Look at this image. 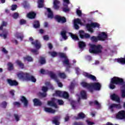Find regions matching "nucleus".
<instances>
[{"mask_svg":"<svg viewBox=\"0 0 125 125\" xmlns=\"http://www.w3.org/2000/svg\"><path fill=\"white\" fill-rule=\"evenodd\" d=\"M60 56L62 58H63V64L66 66H70V63H69V60L67 58L66 54L63 53H60Z\"/></svg>","mask_w":125,"mask_h":125,"instance_id":"nucleus-10","label":"nucleus"},{"mask_svg":"<svg viewBox=\"0 0 125 125\" xmlns=\"http://www.w3.org/2000/svg\"><path fill=\"white\" fill-rule=\"evenodd\" d=\"M121 93H122V97L123 98H125V84L123 86L122 90H121Z\"/></svg>","mask_w":125,"mask_h":125,"instance_id":"nucleus-39","label":"nucleus"},{"mask_svg":"<svg viewBox=\"0 0 125 125\" xmlns=\"http://www.w3.org/2000/svg\"><path fill=\"white\" fill-rule=\"evenodd\" d=\"M116 119L118 120H123L125 119V111H120L116 114Z\"/></svg>","mask_w":125,"mask_h":125,"instance_id":"nucleus-12","label":"nucleus"},{"mask_svg":"<svg viewBox=\"0 0 125 125\" xmlns=\"http://www.w3.org/2000/svg\"><path fill=\"white\" fill-rule=\"evenodd\" d=\"M49 53L52 57H55L56 56H57V53H56V52H49Z\"/></svg>","mask_w":125,"mask_h":125,"instance_id":"nucleus-45","label":"nucleus"},{"mask_svg":"<svg viewBox=\"0 0 125 125\" xmlns=\"http://www.w3.org/2000/svg\"><path fill=\"white\" fill-rule=\"evenodd\" d=\"M85 117V115L83 114V113H80L78 114V117L77 119L78 120V119H83Z\"/></svg>","mask_w":125,"mask_h":125,"instance_id":"nucleus-40","label":"nucleus"},{"mask_svg":"<svg viewBox=\"0 0 125 125\" xmlns=\"http://www.w3.org/2000/svg\"><path fill=\"white\" fill-rule=\"evenodd\" d=\"M91 41L92 42H98L99 41V39H98V36L97 37L95 36H93L90 39Z\"/></svg>","mask_w":125,"mask_h":125,"instance_id":"nucleus-41","label":"nucleus"},{"mask_svg":"<svg viewBox=\"0 0 125 125\" xmlns=\"http://www.w3.org/2000/svg\"><path fill=\"white\" fill-rule=\"evenodd\" d=\"M39 62L42 65L45 64V59H44V58L41 57Z\"/></svg>","mask_w":125,"mask_h":125,"instance_id":"nucleus-42","label":"nucleus"},{"mask_svg":"<svg viewBox=\"0 0 125 125\" xmlns=\"http://www.w3.org/2000/svg\"><path fill=\"white\" fill-rule=\"evenodd\" d=\"M18 16H19V14H18V13H15L13 15V17L14 18V19H17V18H18Z\"/></svg>","mask_w":125,"mask_h":125,"instance_id":"nucleus-49","label":"nucleus"},{"mask_svg":"<svg viewBox=\"0 0 125 125\" xmlns=\"http://www.w3.org/2000/svg\"><path fill=\"white\" fill-rule=\"evenodd\" d=\"M71 104L72 106V108H73V109H75V106H76V102H75V101H72L71 102Z\"/></svg>","mask_w":125,"mask_h":125,"instance_id":"nucleus-51","label":"nucleus"},{"mask_svg":"<svg viewBox=\"0 0 125 125\" xmlns=\"http://www.w3.org/2000/svg\"><path fill=\"white\" fill-rule=\"evenodd\" d=\"M98 39L99 41H105L107 39V34L105 32H101L99 34Z\"/></svg>","mask_w":125,"mask_h":125,"instance_id":"nucleus-14","label":"nucleus"},{"mask_svg":"<svg viewBox=\"0 0 125 125\" xmlns=\"http://www.w3.org/2000/svg\"><path fill=\"white\" fill-rule=\"evenodd\" d=\"M83 76H84L86 78H88V79H90V80H92L93 81H96V77L91 74H89L86 72H83Z\"/></svg>","mask_w":125,"mask_h":125,"instance_id":"nucleus-19","label":"nucleus"},{"mask_svg":"<svg viewBox=\"0 0 125 125\" xmlns=\"http://www.w3.org/2000/svg\"><path fill=\"white\" fill-rule=\"evenodd\" d=\"M60 120V117H56L54 118V120H53V124H55L56 125H59L60 124L59 123V120Z\"/></svg>","mask_w":125,"mask_h":125,"instance_id":"nucleus-30","label":"nucleus"},{"mask_svg":"<svg viewBox=\"0 0 125 125\" xmlns=\"http://www.w3.org/2000/svg\"><path fill=\"white\" fill-rule=\"evenodd\" d=\"M55 96H60L61 97H63V98H68L69 97V94L67 92H61L60 91H56L55 94Z\"/></svg>","mask_w":125,"mask_h":125,"instance_id":"nucleus-9","label":"nucleus"},{"mask_svg":"<svg viewBox=\"0 0 125 125\" xmlns=\"http://www.w3.org/2000/svg\"><path fill=\"white\" fill-rule=\"evenodd\" d=\"M16 37L18 38V39H20L21 41H22V40H23V38H24V35H23L22 33H17L16 34Z\"/></svg>","mask_w":125,"mask_h":125,"instance_id":"nucleus-35","label":"nucleus"},{"mask_svg":"<svg viewBox=\"0 0 125 125\" xmlns=\"http://www.w3.org/2000/svg\"><path fill=\"white\" fill-rule=\"evenodd\" d=\"M74 125H82V123H75Z\"/></svg>","mask_w":125,"mask_h":125,"instance_id":"nucleus-64","label":"nucleus"},{"mask_svg":"<svg viewBox=\"0 0 125 125\" xmlns=\"http://www.w3.org/2000/svg\"><path fill=\"white\" fill-rule=\"evenodd\" d=\"M32 44L34 45L36 50L31 49V52H33L34 54H39L38 49H40L41 48V43H40L38 41H36L34 42H32Z\"/></svg>","mask_w":125,"mask_h":125,"instance_id":"nucleus-8","label":"nucleus"},{"mask_svg":"<svg viewBox=\"0 0 125 125\" xmlns=\"http://www.w3.org/2000/svg\"><path fill=\"white\" fill-rule=\"evenodd\" d=\"M33 103L34 106H41V105H42V102L38 99H34L33 100Z\"/></svg>","mask_w":125,"mask_h":125,"instance_id":"nucleus-26","label":"nucleus"},{"mask_svg":"<svg viewBox=\"0 0 125 125\" xmlns=\"http://www.w3.org/2000/svg\"><path fill=\"white\" fill-rule=\"evenodd\" d=\"M40 73H41V74H45V71L44 70V69H41Z\"/></svg>","mask_w":125,"mask_h":125,"instance_id":"nucleus-59","label":"nucleus"},{"mask_svg":"<svg viewBox=\"0 0 125 125\" xmlns=\"http://www.w3.org/2000/svg\"><path fill=\"white\" fill-rule=\"evenodd\" d=\"M58 103L59 105H63L64 104V102L61 100H56L55 99H52L51 101L48 102V105L49 106H51L52 107H54L56 109H57L58 107L56 105V103Z\"/></svg>","mask_w":125,"mask_h":125,"instance_id":"nucleus-4","label":"nucleus"},{"mask_svg":"<svg viewBox=\"0 0 125 125\" xmlns=\"http://www.w3.org/2000/svg\"><path fill=\"white\" fill-rule=\"evenodd\" d=\"M7 25V23L6 22L3 21L2 22V24L0 26V30H2L3 29V27H5Z\"/></svg>","mask_w":125,"mask_h":125,"instance_id":"nucleus-44","label":"nucleus"},{"mask_svg":"<svg viewBox=\"0 0 125 125\" xmlns=\"http://www.w3.org/2000/svg\"><path fill=\"white\" fill-rule=\"evenodd\" d=\"M81 85L83 87H88V88H94L96 90H100L101 88V84L98 83H94L87 84L85 82H82Z\"/></svg>","mask_w":125,"mask_h":125,"instance_id":"nucleus-3","label":"nucleus"},{"mask_svg":"<svg viewBox=\"0 0 125 125\" xmlns=\"http://www.w3.org/2000/svg\"><path fill=\"white\" fill-rule=\"evenodd\" d=\"M23 61L24 62L27 61L28 62H32L33 61V58L29 56H26L23 58Z\"/></svg>","mask_w":125,"mask_h":125,"instance_id":"nucleus-28","label":"nucleus"},{"mask_svg":"<svg viewBox=\"0 0 125 125\" xmlns=\"http://www.w3.org/2000/svg\"><path fill=\"white\" fill-rule=\"evenodd\" d=\"M123 83H124V80L122 79L114 77L111 80L109 88L114 89L116 87L115 84H122Z\"/></svg>","mask_w":125,"mask_h":125,"instance_id":"nucleus-2","label":"nucleus"},{"mask_svg":"<svg viewBox=\"0 0 125 125\" xmlns=\"http://www.w3.org/2000/svg\"><path fill=\"white\" fill-rule=\"evenodd\" d=\"M21 100V102L23 103V105L25 107H27V106H28V100H27L25 97H22Z\"/></svg>","mask_w":125,"mask_h":125,"instance_id":"nucleus-29","label":"nucleus"},{"mask_svg":"<svg viewBox=\"0 0 125 125\" xmlns=\"http://www.w3.org/2000/svg\"><path fill=\"white\" fill-rule=\"evenodd\" d=\"M45 84L46 86H43L42 87V90L43 91V92H46L48 89V87H50L51 86V84H50V83L49 82H46Z\"/></svg>","mask_w":125,"mask_h":125,"instance_id":"nucleus-20","label":"nucleus"},{"mask_svg":"<svg viewBox=\"0 0 125 125\" xmlns=\"http://www.w3.org/2000/svg\"><path fill=\"white\" fill-rule=\"evenodd\" d=\"M89 51L90 53H95V54H98V53H101L102 52L103 47L101 45H96L90 43Z\"/></svg>","mask_w":125,"mask_h":125,"instance_id":"nucleus-1","label":"nucleus"},{"mask_svg":"<svg viewBox=\"0 0 125 125\" xmlns=\"http://www.w3.org/2000/svg\"><path fill=\"white\" fill-rule=\"evenodd\" d=\"M14 105L19 106V105H20V103H19V102H15L14 103Z\"/></svg>","mask_w":125,"mask_h":125,"instance_id":"nucleus-61","label":"nucleus"},{"mask_svg":"<svg viewBox=\"0 0 125 125\" xmlns=\"http://www.w3.org/2000/svg\"><path fill=\"white\" fill-rule=\"evenodd\" d=\"M43 39L44 41H48L49 38L48 37V36L45 35L43 36Z\"/></svg>","mask_w":125,"mask_h":125,"instance_id":"nucleus-55","label":"nucleus"},{"mask_svg":"<svg viewBox=\"0 0 125 125\" xmlns=\"http://www.w3.org/2000/svg\"><path fill=\"white\" fill-rule=\"evenodd\" d=\"M76 13H77V15H78V16H82V11L80 9H77L76 10Z\"/></svg>","mask_w":125,"mask_h":125,"instance_id":"nucleus-50","label":"nucleus"},{"mask_svg":"<svg viewBox=\"0 0 125 125\" xmlns=\"http://www.w3.org/2000/svg\"><path fill=\"white\" fill-rule=\"evenodd\" d=\"M8 69L10 71L13 69V64H12V63H11V62H9L8 63Z\"/></svg>","mask_w":125,"mask_h":125,"instance_id":"nucleus-43","label":"nucleus"},{"mask_svg":"<svg viewBox=\"0 0 125 125\" xmlns=\"http://www.w3.org/2000/svg\"><path fill=\"white\" fill-rule=\"evenodd\" d=\"M2 51L4 53H7V50H6V49H5L4 48L2 49Z\"/></svg>","mask_w":125,"mask_h":125,"instance_id":"nucleus-60","label":"nucleus"},{"mask_svg":"<svg viewBox=\"0 0 125 125\" xmlns=\"http://www.w3.org/2000/svg\"><path fill=\"white\" fill-rule=\"evenodd\" d=\"M79 35L81 39H89L90 35L87 33H85L83 31L81 30L79 31Z\"/></svg>","mask_w":125,"mask_h":125,"instance_id":"nucleus-13","label":"nucleus"},{"mask_svg":"<svg viewBox=\"0 0 125 125\" xmlns=\"http://www.w3.org/2000/svg\"><path fill=\"white\" fill-rule=\"evenodd\" d=\"M17 8V5H12L11 6V10H16Z\"/></svg>","mask_w":125,"mask_h":125,"instance_id":"nucleus-52","label":"nucleus"},{"mask_svg":"<svg viewBox=\"0 0 125 125\" xmlns=\"http://www.w3.org/2000/svg\"><path fill=\"white\" fill-rule=\"evenodd\" d=\"M67 34H69V36H70L71 38L73 39L74 41H78L79 40V37H78L76 35H74L72 33H68L66 31H62L61 32V35L62 37L64 39V40H67L68 39V37L66 36Z\"/></svg>","mask_w":125,"mask_h":125,"instance_id":"nucleus-5","label":"nucleus"},{"mask_svg":"<svg viewBox=\"0 0 125 125\" xmlns=\"http://www.w3.org/2000/svg\"><path fill=\"white\" fill-rule=\"evenodd\" d=\"M16 63L21 69H23V68H24V64H23V63H22V62H21V61H17L16 62Z\"/></svg>","mask_w":125,"mask_h":125,"instance_id":"nucleus-37","label":"nucleus"},{"mask_svg":"<svg viewBox=\"0 0 125 125\" xmlns=\"http://www.w3.org/2000/svg\"><path fill=\"white\" fill-rule=\"evenodd\" d=\"M49 74H50V76L51 78L52 79H54L55 80L56 82H57V83H58V86L60 87H62V86H63V85L62 84V83L59 82V81H58V80H57L56 79V76L55 75V74L54 73H53V72H50Z\"/></svg>","mask_w":125,"mask_h":125,"instance_id":"nucleus-15","label":"nucleus"},{"mask_svg":"<svg viewBox=\"0 0 125 125\" xmlns=\"http://www.w3.org/2000/svg\"><path fill=\"white\" fill-rule=\"evenodd\" d=\"M44 110L45 112H46L47 113H51V114H53L57 111V110L52 109L51 108H48L47 107H44Z\"/></svg>","mask_w":125,"mask_h":125,"instance_id":"nucleus-24","label":"nucleus"},{"mask_svg":"<svg viewBox=\"0 0 125 125\" xmlns=\"http://www.w3.org/2000/svg\"><path fill=\"white\" fill-rule=\"evenodd\" d=\"M74 27L76 30H78L79 28L78 24H80V25H83V22H82V21L79 19H76L74 20Z\"/></svg>","mask_w":125,"mask_h":125,"instance_id":"nucleus-16","label":"nucleus"},{"mask_svg":"<svg viewBox=\"0 0 125 125\" xmlns=\"http://www.w3.org/2000/svg\"><path fill=\"white\" fill-rule=\"evenodd\" d=\"M7 81L10 85H18V82H16V81L11 80V79H7Z\"/></svg>","mask_w":125,"mask_h":125,"instance_id":"nucleus-23","label":"nucleus"},{"mask_svg":"<svg viewBox=\"0 0 125 125\" xmlns=\"http://www.w3.org/2000/svg\"><path fill=\"white\" fill-rule=\"evenodd\" d=\"M100 25L97 22H92L86 25L87 30L90 33H93V28H98Z\"/></svg>","mask_w":125,"mask_h":125,"instance_id":"nucleus-6","label":"nucleus"},{"mask_svg":"<svg viewBox=\"0 0 125 125\" xmlns=\"http://www.w3.org/2000/svg\"><path fill=\"white\" fill-rule=\"evenodd\" d=\"M27 17L29 19H34L36 17V13L33 12H30L27 14Z\"/></svg>","mask_w":125,"mask_h":125,"instance_id":"nucleus-27","label":"nucleus"},{"mask_svg":"<svg viewBox=\"0 0 125 125\" xmlns=\"http://www.w3.org/2000/svg\"><path fill=\"white\" fill-rule=\"evenodd\" d=\"M79 46L80 48H81V49H83V47H85V43L83 41H80L79 42Z\"/></svg>","mask_w":125,"mask_h":125,"instance_id":"nucleus-36","label":"nucleus"},{"mask_svg":"<svg viewBox=\"0 0 125 125\" xmlns=\"http://www.w3.org/2000/svg\"><path fill=\"white\" fill-rule=\"evenodd\" d=\"M81 98L83 99H86L87 98V95H86V92L85 91H82L80 94Z\"/></svg>","mask_w":125,"mask_h":125,"instance_id":"nucleus-31","label":"nucleus"},{"mask_svg":"<svg viewBox=\"0 0 125 125\" xmlns=\"http://www.w3.org/2000/svg\"><path fill=\"white\" fill-rule=\"evenodd\" d=\"M7 36H8V31L6 29H4L2 34H0V37H1L3 39H6Z\"/></svg>","mask_w":125,"mask_h":125,"instance_id":"nucleus-22","label":"nucleus"},{"mask_svg":"<svg viewBox=\"0 0 125 125\" xmlns=\"http://www.w3.org/2000/svg\"><path fill=\"white\" fill-rule=\"evenodd\" d=\"M115 61L121 63V64H125V58L116 59Z\"/></svg>","mask_w":125,"mask_h":125,"instance_id":"nucleus-32","label":"nucleus"},{"mask_svg":"<svg viewBox=\"0 0 125 125\" xmlns=\"http://www.w3.org/2000/svg\"><path fill=\"white\" fill-rule=\"evenodd\" d=\"M14 92H15V91H14V90H11L10 91V93L11 94V95H14Z\"/></svg>","mask_w":125,"mask_h":125,"instance_id":"nucleus-57","label":"nucleus"},{"mask_svg":"<svg viewBox=\"0 0 125 125\" xmlns=\"http://www.w3.org/2000/svg\"><path fill=\"white\" fill-rule=\"evenodd\" d=\"M67 121H69V116H67L65 118V122H67Z\"/></svg>","mask_w":125,"mask_h":125,"instance_id":"nucleus-63","label":"nucleus"},{"mask_svg":"<svg viewBox=\"0 0 125 125\" xmlns=\"http://www.w3.org/2000/svg\"><path fill=\"white\" fill-rule=\"evenodd\" d=\"M48 45L50 49H51V48H52V44H51V43H49L48 44Z\"/></svg>","mask_w":125,"mask_h":125,"instance_id":"nucleus-62","label":"nucleus"},{"mask_svg":"<svg viewBox=\"0 0 125 125\" xmlns=\"http://www.w3.org/2000/svg\"><path fill=\"white\" fill-rule=\"evenodd\" d=\"M55 19L57 20L60 23H64L66 22V19L64 17H62L59 16H56Z\"/></svg>","mask_w":125,"mask_h":125,"instance_id":"nucleus-18","label":"nucleus"},{"mask_svg":"<svg viewBox=\"0 0 125 125\" xmlns=\"http://www.w3.org/2000/svg\"><path fill=\"white\" fill-rule=\"evenodd\" d=\"M86 123H87L88 125H94V123L91 122L89 120H87Z\"/></svg>","mask_w":125,"mask_h":125,"instance_id":"nucleus-54","label":"nucleus"},{"mask_svg":"<svg viewBox=\"0 0 125 125\" xmlns=\"http://www.w3.org/2000/svg\"><path fill=\"white\" fill-rule=\"evenodd\" d=\"M34 28H39L40 27V23L38 21H35L34 23Z\"/></svg>","mask_w":125,"mask_h":125,"instance_id":"nucleus-46","label":"nucleus"},{"mask_svg":"<svg viewBox=\"0 0 125 125\" xmlns=\"http://www.w3.org/2000/svg\"><path fill=\"white\" fill-rule=\"evenodd\" d=\"M28 79L29 80L27 81H31L32 83H36L37 82V79L34 76H30L29 74H28Z\"/></svg>","mask_w":125,"mask_h":125,"instance_id":"nucleus-38","label":"nucleus"},{"mask_svg":"<svg viewBox=\"0 0 125 125\" xmlns=\"http://www.w3.org/2000/svg\"><path fill=\"white\" fill-rule=\"evenodd\" d=\"M7 105V104L6 103V102H4L1 104V107H2V108H5Z\"/></svg>","mask_w":125,"mask_h":125,"instance_id":"nucleus-53","label":"nucleus"},{"mask_svg":"<svg viewBox=\"0 0 125 125\" xmlns=\"http://www.w3.org/2000/svg\"><path fill=\"white\" fill-rule=\"evenodd\" d=\"M95 104H96V105H97L98 107H100L101 106L100 104H99V103H98V102H97V101H95Z\"/></svg>","mask_w":125,"mask_h":125,"instance_id":"nucleus-58","label":"nucleus"},{"mask_svg":"<svg viewBox=\"0 0 125 125\" xmlns=\"http://www.w3.org/2000/svg\"><path fill=\"white\" fill-rule=\"evenodd\" d=\"M47 10L48 11V18H50L51 19H52V18H53V13H52V11H51V10H50V8H47Z\"/></svg>","mask_w":125,"mask_h":125,"instance_id":"nucleus-33","label":"nucleus"},{"mask_svg":"<svg viewBox=\"0 0 125 125\" xmlns=\"http://www.w3.org/2000/svg\"><path fill=\"white\" fill-rule=\"evenodd\" d=\"M14 117L17 122H18V121H19L20 117H19V116L18 115V114H14Z\"/></svg>","mask_w":125,"mask_h":125,"instance_id":"nucleus-48","label":"nucleus"},{"mask_svg":"<svg viewBox=\"0 0 125 125\" xmlns=\"http://www.w3.org/2000/svg\"><path fill=\"white\" fill-rule=\"evenodd\" d=\"M17 77L20 80H23V81H29V74L24 73L23 72H20L17 74Z\"/></svg>","mask_w":125,"mask_h":125,"instance_id":"nucleus-7","label":"nucleus"},{"mask_svg":"<svg viewBox=\"0 0 125 125\" xmlns=\"http://www.w3.org/2000/svg\"><path fill=\"white\" fill-rule=\"evenodd\" d=\"M44 2V0H38V7L39 8H42V7H43V3Z\"/></svg>","mask_w":125,"mask_h":125,"instance_id":"nucleus-34","label":"nucleus"},{"mask_svg":"<svg viewBox=\"0 0 125 125\" xmlns=\"http://www.w3.org/2000/svg\"><path fill=\"white\" fill-rule=\"evenodd\" d=\"M121 107L122 106L120 104H112L109 106V109H110V111H111V112H113V109H114V108H117V109H120Z\"/></svg>","mask_w":125,"mask_h":125,"instance_id":"nucleus-21","label":"nucleus"},{"mask_svg":"<svg viewBox=\"0 0 125 125\" xmlns=\"http://www.w3.org/2000/svg\"><path fill=\"white\" fill-rule=\"evenodd\" d=\"M60 3V1L58 0H54L53 2V8L55 9H58L59 8V4Z\"/></svg>","mask_w":125,"mask_h":125,"instance_id":"nucleus-25","label":"nucleus"},{"mask_svg":"<svg viewBox=\"0 0 125 125\" xmlns=\"http://www.w3.org/2000/svg\"><path fill=\"white\" fill-rule=\"evenodd\" d=\"M110 98L111 99H112V100H113L114 101L117 102V103H120V98L116 94L114 93L110 95Z\"/></svg>","mask_w":125,"mask_h":125,"instance_id":"nucleus-17","label":"nucleus"},{"mask_svg":"<svg viewBox=\"0 0 125 125\" xmlns=\"http://www.w3.org/2000/svg\"><path fill=\"white\" fill-rule=\"evenodd\" d=\"M63 11L64 12H68L70 9L68 8V4L70 3V1L69 0H63Z\"/></svg>","mask_w":125,"mask_h":125,"instance_id":"nucleus-11","label":"nucleus"},{"mask_svg":"<svg viewBox=\"0 0 125 125\" xmlns=\"http://www.w3.org/2000/svg\"><path fill=\"white\" fill-rule=\"evenodd\" d=\"M59 76L62 79H65V78H66V75H65V74L63 73H60L59 74Z\"/></svg>","mask_w":125,"mask_h":125,"instance_id":"nucleus-47","label":"nucleus"},{"mask_svg":"<svg viewBox=\"0 0 125 125\" xmlns=\"http://www.w3.org/2000/svg\"><path fill=\"white\" fill-rule=\"evenodd\" d=\"M20 24L21 25H23V24H26V21H25L24 20H21L20 21Z\"/></svg>","mask_w":125,"mask_h":125,"instance_id":"nucleus-56","label":"nucleus"}]
</instances>
